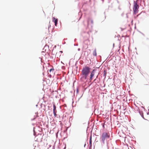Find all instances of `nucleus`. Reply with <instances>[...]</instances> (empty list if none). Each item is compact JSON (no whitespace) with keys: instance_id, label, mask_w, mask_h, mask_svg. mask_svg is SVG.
Instances as JSON below:
<instances>
[{"instance_id":"6e6552de","label":"nucleus","mask_w":149,"mask_h":149,"mask_svg":"<svg viewBox=\"0 0 149 149\" xmlns=\"http://www.w3.org/2000/svg\"><path fill=\"white\" fill-rule=\"evenodd\" d=\"M91 138H92V137H91H91H90V143H89V145H90V147H91L92 146V142H91V141H92Z\"/></svg>"},{"instance_id":"39448f33","label":"nucleus","mask_w":149,"mask_h":149,"mask_svg":"<svg viewBox=\"0 0 149 149\" xmlns=\"http://www.w3.org/2000/svg\"><path fill=\"white\" fill-rule=\"evenodd\" d=\"M52 21L54 22L55 26H56L58 22V20L57 19L55 18L54 17H53L52 18Z\"/></svg>"},{"instance_id":"4468645a","label":"nucleus","mask_w":149,"mask_h":149,"mask_svg":"<svg viewBox=\"0 0 149 149\" xmlns=\"http://www.w3.org/2000/svg\"><path fill=\"white\" fill-rule=\"evenodd\" d=\"M147 126L149 129V124Z\"/></svg>"},{"instance_id":"423d86ee","label":"nucleus","mask_w":149,"mask_h":149,"mask_svg":"<svg viewBox=\"0 0 149 149\" xmlns=\"http://www.w3.org/2000/svg\"><path fill=\"white\" fill-rule=\"evenodd\" d=\"M53 107H54L53 113H54V116H55L56 115V107L55 105L54 104V105H53Z\"/></svg>"},{"instance_id":"ddd939ff","label":"nucleus","mask_w":149,"mask_h":149,"mask_svg":"<svg viewBox=\"0 0 149 149\" xmlns=\"http://www.w3.org/2000/svg\"><path fill=\"white\" fill-rule=\"evenodd\" d=\"M77 93H78V92H79L78 89L77 88Z\"/></svg>"},{"instance_id":"7ed1b4c3","label":"nucleus","mask_w":149,"mask_h":149,"mask_svg":"<svg viewBox=\"0 0 149 149\" xmlns=\"http://www.w3.org/2000/svg\"><path fill=\"white\" fill-rule=\"evenodd\" d=\"M109 135H108L107 132H104L102 134L101 138L102 141L104 143L105 140H107L108 138H109Z\"/></svg>"},{"instance_id":"20e7f679","label":"nucleus","mask_w":149,"mask_h":149,"mask_svg":"<svg viewBox=\"0 0 149 149\" xmlns=\"http://www.w3.org/2000/svg\"><path fill=\"white\" fill-rule=\"evenodd\" d=\"M95 70H93V71H91V74L90 75V80L91 81L93 79V77L94 76L95 74Z\"/></svg>"},{"instance_id":"f257e3e1","label":"nucleus","mask_w":149,"mask_h":149,"mask_svg":"<svg viewBox=\"0 0 149 149\" xmlns=\"http://www.w3.org/2000/svg\"><path fill=\"white\" fill-rule=\"evenodd\" d=\"M91 68L88 66H86L84 67L81 71V79L82 81L87 79V77L90 73Z\"/></svg>"},{"instance_id":"1a4fd4ad","label":"nucleus","mask_w":149,"mask_h":149,"mask_svg":"<svg viewBox=\"0 0 149 149\" xmlns=\"http://www.w3.org/2000/svg\"><path fill=\"white\" fill-rule=\"evenodd\" d=\"M146 118L145 119L147 120H149V114H147Z\"/></svg>"},{"instance_id":"0eeeda50","label":"nucleus","mask_w":149,"mask_h":149,"mask_svg":"<svg viewBox=\"0 0 149 149\" xmlns=\"http://www.w3.org/2000/svg\"><path fill=\"white\" fill-rule=\"evenodd\" d=\"M93 55L94 56H97L96 49H95L93 52Z\"/></svg>"},{"instance_id":"9b49d317","label":"nucleus","mask_w":149,"mask_h":149,"mask_svg":"<svg viewBox=\"0 0 149 149\" xmlns=\"http://www.w3.org/2000/svg\"><path fill=\"white\" fill-rule=\"evenodd\" d=\"M54 70V69L53 68L49 70V72H51L52 71V73H53V72Z\"/></svg>"},{"instance_id":"9d476101","label":"nucleus","mask_w":149,"mask_h":149,"mask_svg":"<svg viewBox=\"0 0 149 149\" xmlns=\"http://www.w3.org/2000/svg\"><path fill=\"white\" fill-rule=\"evenodd\" d=\"M107 73L106 71V70H104V74L103 75L105 77L106 76V74Z\"/></svg>"},{"instance_id":"f03ea898","label":"nucleus","mask_w":149,"mask_h":149,"mask_svg":"<svg viewBox=\"0 0 149 149\" xmlns=\"http://www.w3.org/2000/svg\"><path fill=\"white\" fill-rule=\"evenodd\" d=\"M139 8V6L137 4V3L136 2H134L133 10L134 14H136L138 13Z\"/></svg>"},{"instance_id":"f8f14e48","label":"nucleus","mask_w":149,"mask_h":149,"mask_svg":"<svg viewBox=\"0 0 149 149\" xmlns=\"http://www.w3.org/2000/svg\"><path fill=\"white\" fill-rule=\"evenodd\" d=\"M85 48L86 49H87V48H88V44H85Z\"/></svg>"}]
</instances>
